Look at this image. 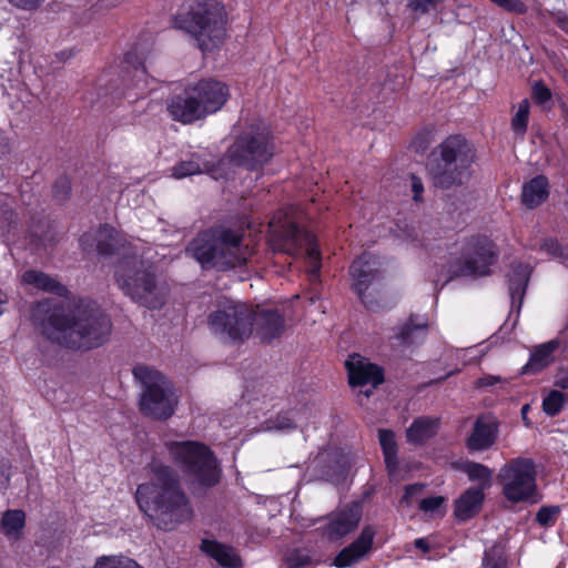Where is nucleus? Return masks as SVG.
<instances>
[{
    "label": "nucleus",
    "instance_id": "1",
    "mask_svg": "<svg viewBox=\"0 0 568 568\" xmlns=\"http://www.w3.org/2000/svg\"><path fill=\"white\" fill-rule=\"evenodd\" d=\"M39 303L34 316L51 311L42 321L43 334L57 344L71 349H92L103 345L110 337V318L94 303L81 302L71 308Z\"/></svg>",
    "mask_w": 568,
    "mask_h": 568
},
{
    "label": "nucleus",
    "instance_id": "2",
    "mask_svg": "<svg viewBox=\"0 0 568 568\" xmlns=\"http://www.w3.org/2000/svg\"><path fill=\"white\" fill-rule=\"evenodd\" d=\"M150 479L138 486L135 500L139 509L161 529H173L190 516L185 495L170 467L158 460L149 465Z\"/></svg>",
    "mask_w": 568,
    "mask_h": 568
},
{
    "label": "nucleus",
    "instance_id": "3",
    "mask_svg": "<svg viewBox=\"0 0 568 568\" xmlns=\"http://www.w3.org/2000/svg\"><path fill=\"white\" fill-rule=\"evenodd\" d=\"M186 252L203 268L227 270L244 265L253 255V247L240 232L215 227L193 239Z\"/></svg>",
    "mask_w": 568,
    "mask_h": 568
},
{
    "label": "nucleus",
    "instance_id": "4",
    "mask_svg": "<svg viewBox=\"0 0 568 568\" xmlns=\"http://www.w3.org/2000/svg\"><path fill=\"white\" fill-rule=\"evenodd\" d=\"M229 97L230 90L225 83L203 79L174 95L166 108L173 120L190 124L221 110Z\"/></svg>",
    "mask_w": 568,
    "mask_h": 568
},
{
    "label": "nucleus",
    "instance_id": "5",
    "mask_svg": "<svg viewBox=\"0 0 568 568\" xmlns=\"http://www.w3.org/2000/svg\"><path fill=\"white\" fill-rule=\"evenodd\" d=\"M115 282L120 290L133 302L148 308H161L169 294L152 267L136 256L121 258L115 267Z\"/></svg>",
    "mask_w": 568,
    "mask_h": 568
},
{
    "label": "nucleus",
    "instance_id": "6",
    "mask_svg": "<svg viewBox=\"0 0 568 568\" xmlns=\"http://www.w3.org/2000/svg\"><path fill=\"white\" fill-rule=\"evenodd\" d=\"M298 220L296 210L293 207L277 212L268 224L270 245L273 251L292 256L305 248L310 264V280L315 281L321 268V253L315 237L297 226Z\"/></svg>",
    "mask_w": 568,
    "mask_h": 568
},
{
    "label": "nucleus",
    "instance_id": "7",
    "mask_svg": "<svg viewBox=\"0 0 568 568\" xmlns=\"http://www.w3.org/2000/svg\"><path fill=\"white\" fill-rule=\"evenodd\" d=\"M133 375L141 385L140 412L159 420L171 417L179 403L173 384L161 372L146 365L135 366Z\"/></svg>",
    "mask_w": 568,
    "mask_h": 568
},
{
    "label": "nucleus",
    "instance_id": "8",
    "mask_svg": "<svg viewBox=\"0 0 568 568\" xmlns=\"http://www.w3.org/2000/svg\"><path fill=\"white\" fill-rule=\"evenodd\" d=\"M438 150L439 161L430 171L434 184L450 189L466 183L470 179V166L475 159L473 146L463 135L456 134L446 138Z\"/></svg>",
    "mask_w": 568,
    "mask_h": 568
},
{
    "label": "nucleus",
    "instance_id": "9",
    "mask_svg": "<svg viewBox=\"0 0 568 568\" xmlns=\"http://www.w3.org/2000/svg\"><path fill=\"white\" fill-rule=\"evenodd\" d=\"M171 459L182 469L192 484L211 487L219 483L221 469L212 450L192 440L165 444Z\"/></svg>",
    "mask_w": 568,
    "mask_h": 568
},
{
    "label": "nucleus",
    "instance_id": "10",
    "mask_svg": "<svg viewBox=\"0 0 568 568\" xmlns=\"http://www.w3.org/2000/svg\"><path fill=\"white\" fill-rule=\"evenodd\" d=\"M184 29L202 51L221 45L226 37V12L217 0H204L191 7Z\"/></svg>",
    "mask_w": 568,
    "mask_h": 568
},
{
    "label": "nucleus",
    "instance_id": "11",
    "mask_svg": "<svg viewBox=\"0 0 568 568\" xmlns=\"http://www.w3.org/2000/svg\"><path fill=\"white\" fill-rule=\"evenodd\" d=\"M272 155L271 133L264 123L248 128L227 150L230 161L250 170L263 165Z\"/></svg>",
    "mask_w": 568,
    "mask_h": 568
},
{
    "label": "nucleus",
    "instance_id": "12",
    "mask_svg": "<svg viewBox=\"0 0 568 568\" xmlns=\"http://www.w3.org/2000/svg\"><path fill=\"white\" fill-rule=\"evenodd\" d=\"M253 308L235 302H226L209 316L211 332L223 341H243L253 332Z\"/></svg>",
    "mask_w": 568,
    "mask_h": 568
},
{
    "label": "nucleus",
    "instance_id": "13",
    "mask_svg": "<svg viewBox=\"0 0 568 568\" xmlns=\"http://www.w3.org/2000/svg\"><path fill=\"white\" fill-rule=\"evenodd\" d=\"M497 479L507 500L525 501L536 489L535 463L530 458H514L501 467Z\"/></svg>",
    "mask_w": 568,
    "mask_h": 568
},
{
    "label": "nucleus",
    "instance_id": "14",
    "mask_svg": "<svg viewBox=\"0 0 568 568\" xmlns=\"http://www.w3.org/2000/svg\"><path fill=\"white\" fill-rule=\"evenodd\" d=\"M495 244L486 236L468 240L464 246L463 257L449 266V280L464 276L487 275L497 261Z\"/></svg>",
    "mask_w": 568,
    "mask_h": 568
},
{
    "label": "nucleus",
    "instance_id": "15",
    "mask_svg": "<svg viewBox=\"0 0 568 568\" xmlns=\"http://www.w3.org/2000/svg\"><path fill=\"white\" fill-rule=\"evenodd\" d=\"M353 280V288L367 306L372 307L374 301L369 298L371 294L379 292V263L369 254H363L353 262L349 268Z\"/></svg>",
    "mask_w": 568,
    "mask_h": 568
},
{
    "label": "nucleus",
    "instance_id": "16",
    "mask_svg": "<svg viewBox=\"0 0 568 568\" xmlns=\"http://www.w3.org/2000/svg\"><path fill=\"white\" fill-rule=\"evenodd\" d=\"M349 384L353 386L372 385L376 387L384 381L382 369L367 358L354 354L346 361Z\"/></svg>",
    "mask_w": 568,
    "mask_h": 568
},
{
    "label": "nucleus",
    "instance_id": "17",
    "mask_svg": "<svg viewBox=\"0 0 568 568\" xmlns=\"http://www.w3.org/2000/svg\"><path fill=\"white\" fill-rule=\"evenodd\" d=\"M362 513L353 506L329 515L324 527V535L331 540H337L353 531L359 524Z\"/></svg>",
    "mask_w": 568,
    "mask_h": 568
},
{
    "label": "nucleus",
    "instance_id": "18",
    "mask_svg": "<svg viewBox=\"0 0 568 568\" xmlns=\"http://www.w3.org/2000/svg\"><path fill=\"white\" fill-rule=\"evenodd\" d=\"M374 536L375 530L371 526L364 527L359 537L335 557L334 565L344 568L361 560L371 550Z\"/></svg>",
    "mask_w": 568,
    "mask_h": 568
},
{
    "label": "nucleus",
    "instance_id": "19",
    "mask_svg": "<svg viewBox=\"0 0 568 568\" xmlns=\"http://www.w3.org/2000/svg\"><path fill=\"white\" fill-rule=\"evenodd\" d=\"M120 243L118 232L108 225L99 230L85 233L80 239V244L84 251H91L93 247L102 255H111L118 250L115 246Z\"/></svg>",
    "mask_w": 568,
    "mask_h": 568
},
{
    "label": "nucleus",
    "instance_id": "20",
    "mask_svg": "<svg viewBox=\"0 0 568 568\" xmlns=\"http://www.w3.org/2000/svg\"><path fill=\"white\" fill-rule=\"evenodd\" d=\"M253 329L262 341H271L284 331V318L277 312L253 308Z\"/></svg>",
    "mask_w": 568,
    "mask_h": 568
},
{
    "label": "nucleus",
    "instance_id": "21",
    "mask_svg": "<svg viewBox=\"0 0 568 568\" xmlns=\"http://www.w3.org/2000/svg\"><path fill=\"white\" fill-rule=\"evenodd\" d=\"M203 173L217 179V174L214 170V163L205 159L204 153H192L187 159L179 161L171 168V176L179 180Z\"/></svg>",
    "mask_w": 568,
    "mask_h": 568
},
{
    "label": "nucleus",
    "instance_id": "22",
    "mask_svg": "<svg viewBox=\"0 0 568 568\" xmlns=\"http://www.w3.org/2000/svg\"><path fill=\"white\" fill-rule=\"evenodd\" d=\"M485 495L481 489H467L456 501L454 514L458 520L465 521L474 517L481 508Z\"/></svg>",
    "mask_w": 568,
    "mask_h": 568
},
{
    "label": "nucleus",
    "instance_id": "23",
    "mask_svg": "<svg viewBox=\"0 0 568 568\" xmlns=\"http://www.w3.org/2000/svg\"><path fill=\"white\" fill-rule=\"evenodd\" d=\"M560 342L551 339L534 348L528 363L524 366L525 373H538L554 362V353L558 349Z\"/></svg>",
    "mask_w": 568,
    "mask_h": 568
},
{
    "label": "nucleus",
    "instance_id": "24",
    "mask_svg": "<svg viewBox=\"0 0 568 568\" xmlns=\"http://www.w3.org/2000/svg\"><path fill=\"white\" fill-rule=\"evenodd\" d=\"M548 181L539 175L525 183L521 192V201L528 209L539 206L548 197Z\"/></svg>",
    "mask_w": 568,
    "mask_h": 568
},
{
    "label": "nucleus",
    "instance_id": "25",
    "mask_svg": "<svg viewBox=\"0 0 568 568\" xmlns=\"http://www.w3.org/2000/svg\"><path fill=\"white\" fill-rule=\"evenodd\" d=\"M202 549L209 556L214 558L221 566L236 568L242 565L240 556L232 547L216 541L203 540Z\"/></svg>",
    "mask_w": 568,
    "mask_h": 568
},
{
    "label": "nucleus",
    "instance_id": "26",
    "mask_svg": "<svg viewBox=\"0 0 568 568\" xmlns=\"http://www.w3.org/2000/svg\"><path fill=\"white\" fill-rule=\"evenodd\" d=\"M496 439V427L494 424L484 419H478L474 432L468 439V447L473 450H484L489 448Z\"/></svg>",
    "mask_w": 568,
    "mask_h": 568
},
{
    "label": "nucleus",
    "instance_id": "27",
    "mask_svg": "<svg viewBox=\"0 0 568 568\" xmlns=\"http://www.w3.org/2000/svg\"><path fill=\"white\" fill-rule=\"evenodd\" d=\"M530 272L528 264L518 263L513 266L509 275V293L513 304L518 300L519 306L521 305Z\"/></svg>",
    "mask_w": 568,
    "mask_h": 568
},
{
    "label": "nucleus",
    "instance_id": "28",
    "mask_svg": "<svg viewBox=\"0 0 568 568\" xmlns=\"http://www.w3.org/2000/svg\"><path fill=\"white\" fill-rule=\"evenodd\" d=\"M438 420L430 417L417 418L406 432L409 443L422 444L436 434Z\"/></svg>",
    "mask_w": 568,
    "mask_h": 568
},
{
    "label": "nucleus",
    "instance_id": "29",
    "mask_svg": "<svg viewBox=\"0 0 568 568\" xmlns=\"http://www.w3.org/2000/svg\"><path fill=\"white\" fill-rule=\"evenodd\" d=\"M22 282L36 288L63 295L65 288L55 278L40 271L30 270L23 273Z\"/></svg>",
    "mask_w": 568,
    "mask_h": 568
},
{
    "label": "nucleus",
    "instance_id": "30",
    "mask_svg": "<svg viewBox=\"0 0 568 568\" xmlns=\"http://www.w3.org/2000/svg\"><path fill=\"white\" fill-rule=\"evenodd\" d=\"M379 444L383 448L386 468L389 476H394L396 469L397 447L395 435L392 430L379 429L378 432Z\"/></svg>",
    "mask_w": 568,
    "mask_h": 568
},
{
    "label": "nucleus",
    "instance_id": "31",
    "mask_svg": "<svg viewBox=\"0 0 568 568\" xmlns=\"http://www.w3.org/2000/svg\"><path fill=\"white\" fill-rule=\"evenodd\" d=\"M460 469L467 474L469 480L477 481L479 487L476 489H484L490 487L493 470L487 466L474 462H466L462 465Z\"/></svg>",
    "mask_w": 568,
    "mask_h": 568
},
{
    "label": "nucleus",
    "instance_id": "32",
    "mask_svg": "<svg viewBox=\"0 0 568 568\" xmlns=\"http://www.w3.org/2000/svg\"><path fill=\"white\" fill-rule=\"evenodd\" d=\"M26 516L22 510H7L1 518V527L9 539L17 540L24 527Z\"/></svg>",
    "mask_w": 568,
    "mask_h": 568
},
{
    "label": "nucleus",
    "instance_id": "33",
    "mask_svg": "<svg viewBox=\"0 0 568 568\" xmlns=\"http://www.w3.org/2000/svg\"><path fill=\"white\" fill-rule=\"evenodd\" d=\"M530 103L527 99L521 100L514 113L510 126L516 136L523 139L527 132Z\"/></svg>",
    "mask_w": 568,
    "mask_h": 568
},
{
    "label": "nucleus",
    "instance_id": "34",
    "mask_svg": "<svg viewBox=\"0 0 568 568\" xmlns=\"http://www.w3.org/2000/svg\"><path fill=\"white\" fill-rule=\"evenodd\" d=\"M447 499L443 496H433L424 498L419 501V509L428 518L443 517L446 514Z\"/></svg>",
    "mask_w": 568,
    "mask_h": 568
},
{
    "label": "nucleus",
    "instance_id": "35",
    "mask_svg": "<svg viewBox=\"0 0 568 568\" xmlns=\"http://www.w3.org/2000/svg\"><path fill=\"white\" fill-rule=\"evenodd\" d=\"M93 568H143L135 560L125 556H101L99 557Z\"/></svg>",
    "mask_w": 568,
    "mask_h": 568
},
{
    "label": "nucleus",
    "instance_id": "36",
    "mask_svg": "<svg viewBox=\"0 0 568 568\" xmlns=\"http://www.w3.org/2000/svg\"><path fill=\"white\" fill-rule=\"evenodd\" d=\"M565 400V395L561 392L550 390L542 399V410L546 415L554 417L560 413Z\"/></svg>",
    "mask_w": 568,
    "mask_h": 568
},
{
    "label": "nucleus",
    "instance_id": "37",
    "mask_svg": "<svg viewBox=\"0 0 568 568\" xmlns=\"http://www.w3.org/2000/svg\"><path fill=\"white\" fill-rule=\"evenodd\" d=\"M445 0H407V8L416 16H425L436 11Z\"/></svg>",
    "mask_w": 568,
    "mask_h": 568
},
{
    "label": "nucleus",
    "instance_id": "38",
    "mask_svg": "<svg viewBox=\"0 0 568 568\" xmlns=\"http://www.w3.org/2000/svg\"><path fill=\"white\" fill-rule=\"evenodd\" d=\"M531 98L532 100L541 105L544 109L551 108V91L541 82L537 81L531 87Z\"/></svg>",
    "mask_w": 568,
    "mask_h": 568
},
{
    "label": "nucleus",
    "instance_id": "39",
    "mask_svg": "<svg viewBox=\"0 0 568 568\" xmlns=\"http://www.w3.org/2000/svg\"><path fill=\"white\" fill-rule=\"evenodd\" d=\"M426 329V323H414L413 318H409L407 323H405L396 334V338L402 344H407L412 342V337L415 333L424 332Z\"/></svg>",
    "mask_w": 568,
    "mask_h": 568
},
{
    "label": "nucleus",
    "instance_id": "40",
    "mask_svg": "<svg viewBox=\"0 0 568 568\" xmlns=\"http://www.w3.org/2000/svg\"><path fill=\"white\" fill-rule=\"evenodd\" d=\"M287 564L291 568H310L317 564V560L305 550H296L287 557Z\"/></svg>",
    "mask_w": 568,
    "mask_h": 568
},
{
    "label": "nucleus",
    "instance_id": "41",
    "mask_svg": "<svg viewBox=\"0 0 568 568\" xmlns=\"http://www.w3.org/2000/svg\"><path fill=\"white\" fill-rule=\"evenodd\" d=\"M485 568H507V560L499 547H491L485 554Z\"/></svg>",
    "mask_w": 568,
    "mask_h": 568
},
{
    "label": "nucleus",
    "instance_id": "42",
    "mask_svg": "<svg viewBox=\"0 0 568 568\" xmlns=\"http://www.w3.org/2000/svg\"><path fill=\"white\" fill-rule=\"evenodd\" d=\"M559 514V507H541L536 516L538 524L541 526H551Z\"/></svg>",
    "mask_w": 568,
    "mask_h": 568
},
{
    "label": "nucleus",
    "instance_id": "43",
    "mask_svg": "<svg viewBox=\"0 0 568 568\" xmlns=\"http://www.w3.org/2000/svg\"><path fill=\"white\" fill-rule=\"evenodd\" d=\"M504 10L517 14H523L527 11L526 4L520 0H490Z\"/></svg>",
    "mask_w": 568,
    "mask_h": 568
},
{
    "label": "nucleus",
    "instance_id": "44",
    "mask_svg": "<svg viewBox=\"0 0 568 568\" xmlns=\"http://www.w3.org/2000/svg\"><path fill=\"white\" fill-rule=\"evenodd\" d=\"M424 487L425 486L423 484H413L407 486L405 488L402 503L406 504L407 506H412L417 500V497L422 494Z\"/></svg>",
    "mask_w": 568,
    "mask_h": 568
},
{
    "label": "nucleus",
    "instance_id": "45",
    "mask_svg": "<svg viewBox=\"0 0 568 568\" xmlns=\"http://www.w3.org/2000/svg\"><path fill=\"white\" fill-rule=\"evenodd\" d=\"M293 422L287 416H278L267 429L287 430L294 428Z\"/></svg>",
    "mask_w": 568,
    "mask_h": 568
},
{
    "label": "nucleus",
    "instance_id": "46",
    "mask_svg": "<svg viewBox=\"0 0 568 568\" xmlns=\"http://www.w3.org/2000/svg\"><path fill=\"white\" fill-rule=\"evenodd\" d=\"M44 0H8L10 4L22 10H33L38 8Z\"/></svg>",
    "mask_w": 568,
    "mask_h": 568
},
{
    "label": "nucleus",
    "instance_id": "47",
    "mask_svg": "<svg viewBox=\"0 0 568 568\" xmlns=\"http://www.w3.org/2000/svg\"><path fill=\"white\" fill-rule=\"evenodd\" d=\"M410 187L414 194V201L419 202L422 200V194L424 192L422 180L416 175H410Z\"/></svg>",
    "mask_w": 568,
    "mask_h": 568
},
{
    "label": "nucleus",
    "instance_id": "48",
    "mask_svg": "<svg viewBox=\"0 0 568 568\" xmlns=\"http://www.w3.org/2000/svg\"><path fill=\"white\" fill-rule=\"evenodd\" d=\"M541 250L554 256L560 255L561 253L559 243L552 239L546 240L541 245Z\"/></svg>",
    "mask_w": 568,
    "mask_h": 568
},
{
    "label": "nucleus",
    "instance_id": "49",
    "mask_svg": "<svg viewBox=\"0 0 568 568\" xmlns=\"http://www.w3.org/2000/svg\"><path fill=\"white\" fill-rule=\"evenodd\" d=\"M503 382H504V379L500 376L485 375V376L480 377L476 384L479 387H489V386H494V385L503 383Z\"/></svg>",
    "mask_w": 568,
    "mask_h": 568
},
{
    "label": "nucleus",
    "instance_id": "50",
    "mask_svg": "<svg viewBox=\"0 0 568 568\" xmlns=\"http://www.w3.org/2000/svg\"><path fill=\"white\" fill-rule=\"evenodd\" d=\"M420 140V146L427 148L432 140H433V130L426 129L425 131L420 132L414 140V143H417Z\"/></svg>",
    "mask_w": 568,
    "mask_h": 568
},
{
    "label": "nucleus",
    "instance_id": "51",
    "mask_svg": "<svg viewBox=\"0 0 568 568\" xmlns=\"http://www.w3.org/2000/svg\"><path fill=\"white\" fill-rule=\"evenodd\" d=\"M554 385L561 389H568V373L566 371L559 372L555 377Z\"/></svg>",
    "mask_w": 568,
    "mask_h": 568
},
{
    "label": "nucleus",
    "instance_id": "52",
    "mask_svg": "<svg viewBox=\"0 0 568 568\" xmlns=\"http://www.w3.org/2000/svg\"><path fill=\"white\" fill-rule=\"evenodd\" d=\"M414 546L419 549L423 554H427L430 549V542L427 538H417L414 541Z\"/></svg>",
    "mask_w": 568,
    "mask_h": 568
},
{
    "label": "nucleus",
    "instance_id": "53",
    "mask_svg": "<svg viewBox=\"0 0 568 568\" xmlns=\"http://www.w3.org/2000/svg\"><path fill=\"white\" fill-rule=\"evenodd\" d=\"M8 465L3 459H0V485L9 481Z\"/></svg>",
    "mask_w": 568,
    "mask_h": 568
},
{
    "label": "nucleus",
    "instance_id": "54",
    "mask_svg": "<svg viewBox=\"0 0 568 568\" xmlns=\"http://www.w3.org/2000/svg\"><path fill=\"white\" fill-rule=\"evenodd\" d=\"M9 301L6 292L0 288V315L4 312V307Z\"/></svg>",
    "mask_w": 568,
    "mask_h": 568
},
{
    "label": "nucleus",
    "instance_id": "55",
    "mask_svg": "<svg viewBox=\"0 0 568 568\" xmlns=\"http://www.w3.org/2000/svg\"><path fill=\"white\" fill-rule=\"evenodd\" d=\"M101 2L105 8H114L119 6L122 0H101Z\"/></svg>",
    "mask_w": 568,
    "mask_h": 568
},
{
    "label": "nucleus",
    "instance_id": "56",
    "mask_svg": "<svg viewBox=\"0 0 568 568\" xmlns=\"http://www.w3.org/2000/svg\"><path fill=\"white\" fill-rule=\"evenodd\" d=\"M557 23L561 30L568 32V18H558Z\"/></svg>",
    "mask_w": 568,
    "mask_h": 568
},
{
    "label": "nucleus",
    "instance_id": "57",
    "mask_svg": "<svg viewBox=\"0 0 568 568\" xmlns=\"http://www.w3.org/2000/svg\"><path fill=\"white\" fill-rule=\"evenodd\" d=\"M528 410H529V405H524V406L521 407V415H523V418H524V420L526 422V425H527V426L529 425V423L527 422V417H526V415H527Z\"/></svg>",
    "mask_w": 568,
    "mask_h": 568
},
{
    "label": "nucleus",
    "instance_id": "58",
    "mask_svg": "<svg viewBox=\"0 0 568 568\" xmlns=\"http://www.w3.org/2000/svg\"><path fill=\"white\" fill-rule=\"evenodd\" d=\"M59 184L64 189V193L68 194L70 190L69 182L67 180H61L59 181Z\"/></svg>",
    "mask_w": 568,
    "mask_h": 568
}]
</instances>
